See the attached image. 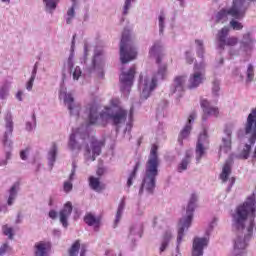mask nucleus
Returning <instances> with one entry per match:
<instances>
[{
  "mask_svg": "<svg viewBox=\"0 0 256 256\" xmlns=\"http://www.w3.org/2000/svg\"><path fill=\"white\" fill-rule=\"evenodd\" d=\"M255 212V196H251L237 207L236 214L233 215L234 226L237 230L236 239L234 240L235 256H243L247 241L253 237V229H256Z\"/></svg>",
  "mask_w": 256,
  "mask_h": 256,
  "instance_id": "f257e3e1",
  "label": "nucleus"
},
{
  "mask_svg": "<svg viewBox=\"0 0 256 256\" xmlns=\"http://www.w3.org/2000/svg\"><path fill=\"white\" fill-rule=\"evenodd\" d=\"M157 151H159V147L153 144L146 162L145 176L140 188V194L143 193V191H147V193H153V191H155V182L157 175H159L160 164Z\"/></svg>",
  "mask_w": 256,
  "mask_h": 256,
  "instance_id": "f03ea898",
  "label": "nucleus"
},
{
  "mask_svg": "<svg viewBox=\"0 0 256 256\" xmlns=\"http://www.w3.org/2000/svg\"><path fill=\"white\" fill-rule=\"evenodd\" d=\"M248 7L249 3H247V0H233L231 8L228 10L222 9L216 14V23H227V21H229V15L233 17V19L241 20L245 17Z\"/></svg>",
  "mask_w": 256,
  "mask_h": 256,
  "instance_id": "7ed1b4c3",
  "label": "nucleus"
},
{
  "mask_svg": "<svg viewBox=\"0 0 256 256\" xmlns=\"http://www.w3.org/2000/svg\"><path fill=\"white\" fill-rule=\"evenodd\" d=\"M133 59H137V50L133 46L129 31H124L120 42V61L125 65L129 61H133Z\"/></svg>",
  "mask_w": 256,
  "mask_h": 256,
  "instance_id": "20e7f679",
  "label": "nucleus"
},
{
  "mask_svg": "<svg viewBox=\"0 0 256 256\" xmlns=\"http://www.w3.org/2000/svg\"><path fill=\"white\" fill-rule=\"evenodd\" d=\"M195 207H197V195L192 194L186 208V217L181 218L179 222L181 227L178 230V237H177L178 243H181V241L183 240V235L185 233V230L191 227V223L193 221V213L195 212Z\"/></svg>",
  "mask_w": 256,
  "mask_h": 256,
  "instance_id": "39448f33",
  "label": "nucleus"
},
{
  "mask_svg": "<svg viewBox=\"0 0 256 256\" xmlns=\"http://www.w3.org/2000/svg\"><path fill=\"white\" fill-rule=\"evenodd\" d=\"M205 79V62L195 63L194 72L188 80V89H197L199 85L204 83Z\"/></svg>",
  "mask_w": 256,
  "mask_h": 256,
  "instance_id": "423d86ee",
  "label": "nucleus"
},
{
  "mask_svg": "<svg viewBox=\"0 0 256 256\" xmlns=\"http://www.w3.org/2000/svg\"><path fill=\"white\" fill-rule=\"evenodd\" d=\"M229 31V27L225 26L218 32L217 41L219 49L224 50L225 47H235V45L239 43V39L237 37H228Z\"/></svg>",
  "mask_w": 256,
  "mask_h": 256,
  "instance_id": "0eeeda50",
  "label": "nucleus"
},
{
  "mask_svg": "<svg viewBox=\"0 0 256 256\" xmlns=\"http://www.w3.org/2000/svg\"><path fill=\"white\" fill-rule=\"evenodd\" d=\"M91 147L92 149L87 145L84 149V157L86 161H95V159L101 155V148L105 147V141L92 139Z\"/></svg>",
  "mask_w": 256,
  "mask_h": 256,
  "instance_id": "6e6552de",
  "label": "nucleus"
},
{
  "mask_svg": "<svg viewBox=\"0 0 256 256\" xmlns=\"http://www.w3.org/2000/svg\"><path fill=\"white\" fill-rule=\"evenodd\" d=\"M244 131L246 135H251L249 138L250 145H255L256 143V108L251 110V113L247 117L246 124L244 126Z\"/></svg>",
  "mask_w": 256,
  "mask_h": 256,
  "instance_id": "1a4fd4ad",
  "label": "nucleus"
},
{
  "mask_svg": "<svg viewBox=\"0 0 256 256\" xmlns=\"http://www.w3.org/2000/svg\"><path fill=\"white\" fill-rule=\"evenodd\" d=\"M135 79V66L131 67L128 72H122L120 75V83L122 85L121 91L129 93L133 87V80Z\"/></svg>",
  "mask_w": 256,
  "mask_h": 256,
  "instance_id": "9d476101",
  "label": "nucleus"
},
{
  "mask_svg": "<svg viewBox=\"0 0 256 256\" xmlns=\"http://www.w3.org/2000/svg\"><path fill=\"white\" fill-rule=\"evenodd\" d=\"M232 167H233V159L226 160V162L222 167V172L219 175V179L222 181V183H227V181H229L230 183L229 189H231V187L235 185V181H236L235 177L229 178V175H231Z\"/></svg>",
  "mask_w": 256,
  "mask_h": 256,
  "instance_id": "9b49d317",
  "label": "nucleus"
},
{
  "mask_svg": "<svg viewBox=\"0 0 256 256\" xmlns=\"http://www.w3.org/2000/svg\"><path fill=\"white\" fill-rule=\"evenodd\" d=\"M207 145H209V136H207V130H204L203 134H200L196 144V159L198 163L201 161V157L205 155Z\"/></svg>",
  "mask_w": 256,
  "mask_h": 256,
  "instance_id": "f8f14e48",
  "label": "nucleus"
},
{
  "mask_svg": "<svg viewBox=\"0 0 256 256\" xmlns=\"http://www.w3.org/2000/svg\"><path fill=\"white\" fill-rule=\"evenodd\" d=\"M76 137H80V139L85 140L87 137H89V134L87 132H82L81 128L73 130L68 142V147L71 149V151H75V149L81 151V145L77 143Z\"/></svg>",
  "mask_w": 256,
  "mask_h": 256,
  "instance_id": "ddd939ff",
  "label": "nucleus"
},
{
  "mask_svg": "<svg viewBox=\"0 0 256 256\" xmlns=\"http://www.w3.org/2000/svg\"><path fill=\"white\" fill-rule=\"evenodd\" d=\"M71 213H73V204L68 201L64 204L63 208L59 212L60 223L65 229L69 227L68 219L71 217Z\"/></svg>",
  "mask_w": 256,
  "mask_h": 256,
  "instance_id": "4468645a",
  "label": "nucleus"
},
{
  "mask_svg": "<svg viewBox=\"0 0 256 256\" xmlns=\"http://www.w3.org/2000/svg\"><path fill=\"white\" fill-rule=\"evenodd\" d=\"M200 105L204 113L202 117L203 121H207V117L209 116L219 117V108L211 106V103L207 99H202Z\"/></svg>",
  "mask_w": 256,
  "mask_h": 256,
  "instance_id": "2eb2a0df",
  "label": "nucleus"
},
{
  "mask_svg": "<svg viewBox=\"0 0 256 256\" xmlns=\"http://www.w3.org/2000/svg\"><path fill=\"white\" fill-rule=\"evenodd\" d=\"M209 241L206 238H194L192 246V256H203V249L207 247Z\"/></svg>",
  "mask_w": 256,
  "mask_h": 256,
  "instance_id": "dca6fc26",
  "label": "nucleus"
},
{
  "mask_svg": "<svg viewBox=\"0 0 256 256\" xmlns=\"http://www.w3.org/2000/svg\"><path fill=\"white\" fill-rule=\"evenodd\" d=\"M5 121H6V125H5L6 131L4 133L2 143L3 145L7 146V145H11V142H9V137L13 135V117L11 116V114L6 115Z\"/></svg>",
  "mask_w": 256,
  "mask_h": 256,
  "instance_id": "f3484780",
  "label": "nucleus"
},
{
  "mask_svg": "<svg viewBox=\"0 0 256 256\" xmlns=\"http://www.w3.org/2000/svg\"><path fill=\"white\" fill-rule=\"evenodd\" d=\"M79 249H80V256L87 255V246H85V244L81 245V241L76 240L68 249V256H79Z\"/></svg>",
  "mask_w": 256,
  "mask_h": 256,
  "instance_id": "a211bd4d",
  "label": "nucleus"
},
{
  "mask_svg": "<svg viewBox=\"0 0 256 256\" xmlns=\"http://www.w3.org/2000/svg\"><path fill=\"white\" fill-rule=\"evenodd\" d=\"M108 117L115 125H121L127 121V110L118 108L113 114L108 115Z\"/></svg>",
  "mask_w": 256,
  "mask_h": 256,
  "instance_id": "6ab92c4d",
  "label": "nucleus"
},
{
  "mask_svg": "<svg viewBox=\"0 0 256 256\" xmlns=\"http://www.w3.org/2000/svg\"><path fill=\"white\" fill-rule=\"evenodd\" d=\"M195 117H196L195 113H192L189 115L188 123L182 129V131L180 132L179 138H178L180 145H183V139H187V137H189V135L191 133V123H193V121H195Z\"/></svg>",
  "mask_w": 256,
  "mask_h": 256,
  "instance_id": "aec40b11",
  "label": "nucleus"
},
{
  "mask_svg": "<svg viewBox=\"0 0 256 256\" xmlns=\"http://www.w3.org/2000/svg\"><path fill=\"white\" fill-rule=\"evenodd\" d=\"M51 251V243L40 241L35 244V256H49Z\"/></svg>",
  "mask_w": 256,
  "mask_h": 256,
  "instance_id": "412c9836",
  "label": "nucleus"
},
{
  "mask_svg": "<svg viewBox=\"0 0 256 256\" xmlns=\"http://www.w3.org/2000/svg\"><path fill=\"white\" fill-rule=\"evenodd\" d=\"M84 222L89 227H94L95 231L101 227V218L100 216H95L93 213H87L84 216Z\"/></svg>",
  "mask_w": 256,
  "mask_h": 256,
  "instance_id": "4be33fe9",
  "label": "nucleus"
},
{
  "mask_svg": "<svg viewBox=\"0 0 256 256\" xmlns=\"http://www.w3.org/2000/svg\"><path fill=\"white\" fill-rule=\"evenodd\" d=\"M64 103L67 105L70 115H79V106L75 105V98L72 94H65Z\"/></svg>",
  "mask_w": 256,
  "mask_h": 256,
  "instance_id": "5701e85b",
  "label": "nucleus"
},
{
  "mask_svg": "<svg viewBox=\"0 0 256 256\" xmlns=\"http://www.w3.org/2000/svg\"><path fill=\"white\" fill-rule=\"evenodd\" d=\"M88 183H89V187L93 191H96L97 193H101V191H103V189H105V184H102L101 179H99L95 176H90L88 178Z\"/></svg>",
  "mask_w": 256,
  "mask_h": 256,
  "instance_id": "b1692460",
  "label": "nucleus"
},
{
  "mask_svg": "<svg viewBox=\"0 0 256 256\" xmlns=\"http://www.w3.org/2000/svg\"><path fill=\"white\" fill-rule=\"evenodd\" d=\"M99 119H105V113H101L100 115L97 113V107L95 105L90 107L89 110V124L97 125V121Z\"/></svg>",
  "mask_w": 256,
  "mask_h": 256,
  "instance_id": "393cba45",
  "label": "nucleus"
},
{
  "mask_svg": "<svg viewBox=\"0 0 256 256\" xmlns=\"http://www.w3.org/2000/svg\"><path fill=\"white\" fill-rule=\"evenodd\" d=\"M157 87V77H153L150 84L145 82L144 89L142 90V97L147 99L151 95V91H153Z\"/></svg>",
  "mask_w": 256,
  "mask_h": 256,
  "instance_id": "a878e982",
  "label": "nucleus"
},
{
  "mask_svg": "<svg viewBox=\"0 0 256 256\" xmlns=\"http://www.w3.org/2000/svg\"><path fill=\"white\" fill-rule=\"evenodd\" d=\"M68 67H70L71 69V73L74 81H78L79 77H81V74L83 73L81 71V68L79 66H76L73 69V60L71 58L68 59Z\"/></svg>",
  "mask_w": 256,
  "mask_h": 256,
  "instance_id": "bb28decb",
  "label": "nucleus"
},
{
  "mask_svg": "<svg viewBox=\"0 0 256 256\" xmlns=\"http://www.w3.org/2000/svg\"><path fill=\"white\" fill-rule=\"evenodd\" d=\"M183 85H185V77L178 76L174 80V89L172 90V93H177L183 91Z\"/></svg>",
  "mask_w": 256,
  "mask_h": 256,
  "instance_id": "cd10ccee",
  "label": "nucleus"
},
{
  "mask_svg": "<svg viewBox=\"0 0 256 256\" xmlns=\"http://www.w3.org/2000/svg\"><path fill=\"white\" fill-rule=\"evenodd\" d=\"M124 209H125V198H122L118 205V209L116 212V219L114 222V227H117V224L121 221V217L123 215Z\"/></svg>",
  "mask_w": 256,
  "mask_h": 256,
  "instance_id": "c85d7f7f",
  "label": "nucleus"
},
{
  "mask_svg": "<svg viewBox=\"0 0 256 256\" xmlns=\"http://www.w3.org/2000/svg\"><path fill=\"white\" fill-rule=\"evenodd\" d=\"M139 167H141V162H136L133 171L130 173L128 180H127V187H131L133 185V179L137 177V171H139Z\"/></svg>",
  "mask_w": 256,
  "mask_h": 256,
  "instance_id": "c756f323",
  "label": "nucleus"
},
{
  "mask_svg": "<svg viewBox=\"0 0 256 256\" xmlns=\"http://www.w3.org/2000/svg\"><path fill=\"white\" fill-rule=\"evenodd\" d=\"M231 151V138H222L220 153H229Z\"/></svg>",
  "mask_w": 256,
  "mask_h": 256,
  "instance_id": "7c9ffc66",
  "label": "nucleus"
},
{
  "mask_svg": "<svg viewBox=\"0 0 256 256\" xmlns=\"http://www.w3.org/2000/svg\"><path fill=\"white\" fill-rule=\"evenodd\" d=\"M163 51V47L161 46V43L156 42L154 45L151 47L149 51L150 57H155V55H159Z\"/></svg>",
  "mask_w": 256,
  "mask_h": 256,
  "instance_id": "2f4dec72",
  "label": "nucleus"
},
{
  "mask_svg": "<svg viewBox=\"0 0 256 256\" xmlns=\"http://www.w3.org/2000/svg\"><path fill=\"white\" fill-rule=\"evenodd\" d=\"M169 241H171V232H166L163 236L162 244L160 247V253H163L167 246L169 245Z\"/></svg>",
  "mask_w": 256,
  "mask_h": 256,
  "instance_id": "473e14b6",
  "label": "nucleus"
},
{
  "mask_svg": "<svg viewBox=\"0 0 256 256\" xmlns=\"http://www.w3.org/2000/svg\"><path fill=\"white\" fill-rule=\"evenodd\" d=\"M46 5V9L48 11H55L57 9V4L59 3V0H43Z\"/></svg>",
  "mask_w": 256,
  "mask_h": 256,
  "instance_id": "72a5a7b5",
  "label": "nucleus"
},
{
  "mask_svg": "<svg viewBox=\"0 0 256 256\" xmlns=\"http://www.w3.org/2000/svg\"><path fill=\"white\" fill-rule=\"evenodd\" d=\"M36 75H37V66L34 67V69L32 71V76H31V78L29 79V81L26 84V89L28 91H31V89H33V83L35 81Z\"/></svg>",
  "mask_w": 256,
  "mask_h": 256,
  "instance_id": "f704fd0d",
  "label": "nucleus"
},
{
  "mask_svg": "<svg viewBox=\"0 0 256 256\" xmlns=\"http://www.w3.org/2000/svg\"><path fill=\"white\" fill-rule=\"evenodd\" d=\"M15 197H17V186H12L10 189V195L7 201L8 205H13V201H15Z\"/></svg>",
  "mask_w": 256,
  "mask_h": 256,
  "instance_id": "c9c22d12",
  "label": "nucleus"
},
{
  "mask_svg": "<svg viewBox=\"0 0 256 256\" xmlns=\"http://www.w3.org/2000/svg\"><path fill=\"white\" fill-rule=\"evenodd\" d=\"M77 5L73 4L71 8L68 9L67 11V20H66V23L67 25H71V21H73V18L75 17V7Z\"/></svg>",
  "mask_w": 256,
  "mask_h": 256,
  "instance_id": "e433bc0d",
  "label": "nucleus"
},
{
  "mask_svg": "<svg viewBox=\"0 0 256 256\" xmlns=\"http://www.w3.org/2000/svg\"><path fill=\"white\" fill-rule=\"evenodd\" d=\"M230 27L234 30V31H241V29H243V24L235 19H232L230 21Z\"/></svg>",
  "mask_w": 256,
  "mask_h": 256,
  "instance_id": "4c0bfd02",
  "label": "nucleus"
},
{
  "mask_svg": "<svg viewBox=\"0 0 256 256\" xmlns=\"http://www.w3.org/2000/svg\"><path fill=\"white\" fill-rule=\"evenodd\" d=\"M49 157H50L51 163H55V161L57 159V144H53V146L49 152Z\"/></svg>",
  "mask_w": 256,
  "mask_h": 256,
  "instance_id": "58836bf2",
  "label": "nucleus"
},
{
  "mask_svg": "<svg viewBox=\"0 0 256 256\" xmlns=\"http://www.w3.org/2000/svg\"><path fill=\"white\" fill-rule=\"evenodd\" d=\"M219 91H221L220 82L219 80H214L212 82V93L216 97L219 96Z\"/></svg>",
  "mask_w": 256,
  "mask_h": 256,
  "instance_id": "ea45409f",
  "label": "nucleus"
},
{
  "mask_svg": "<svg viewBox=\"0 0 256 256\" xmlns=\"http://www.w3.org/2000/svg\"><path fill=\"white\" fill-rule=\"evenodd\" d=\"M133 113H135V110L133 107H131L129 111V122L126 125V131H131V129H133Z\"/></svg>",
  "mask_w": 256,
  "mask_h": 256,
  "instance_id": "a19ab883",
  "label": "nucleus"
},
{
  "mask_svg": "<svg viewBox=\"0 0 256 256\" xmlns=\"http://www.w3.org/2000/svg\"><path fill=\"white\" fill-rule=\"evenodd\" d=\"M3 234L8 237V239H13V229L8 225L2 227Z\"/></svg>",
  "mask_w": 256,
  "mask_h": 256,
  "instance_id": "79ce46f5",
  "label": "nucleus"
},
{
  "mask_svg": "<svg viewBox=\"0 0 256 256\" xmlns=\"http://www.w3.org/2000/svg\"><path fill=\"white\" fill-rule=\"evenodd\" d=\"M251 153V145L246 144L245 148L240 154L241 159H249V154Z\"/></svg>",
  "mask_w": 256,
  "mask_h": 256,
  "instance_id": "37998d69",
  "label": "nucleus"
},
{
  "mask_svg": "<svg viewBox=\"0 0 256 256\" xmlns=\"http://www.w3.org/2000/svg\"><path fill=\"white\" fill-rule=\"evenodd\" d=\"M254 77H255V70L253 68V65L249 64L247 69V81L249 82L253 81Z\"/></svg>",
  "mask_w": 256,
  "mask_h": 256,
  "instance_id": "c03bdc74",
  "label": "nucleus"
},
{
  "mask_svg": "<svg viewBox=\"0 0 256 256\" xmlns=\"http://www.w3.org/2000/svg\"><path fill=\"white\" fill-rule=\"evenodd\" d=\"M196 45H198L197 55L198 57H203V53H205V49L203 48L202 40H195Z\"/></svg>",
  "mask_w": 256,
  "mask_h": 256,
  "instance_id": "a18cd8bd",
  "label": "nucleus"
},
{
  "mask_svg": "<svg viewBox=\"0 0 256 256\" xmlns=\"http://www.w3.org/2000/svg\"><path fill=\"white\" fill-rule=\"evenodd\" d=\"M187 165H189V160L185 158L181 161V163L178 166L179 173H182V171H185L187 169Z\"/></svg>",
  "mask_w": 256,
  "mask_h": 256,
  "instance_id": "49530a36",
  "label": "nucleus"
},
{
  "mask_svg": "<svg viewBox=\"0 0 256 256\" xmlns=\"http://www.w3.org/2000/svg\"><path fill=\"white\" fill-rule=\"evenodd\" d=\"M135 0H125L124 6H123V15H127L129 13V9H131V3H133Z\"/></svg>",
  "mask_w": 256,
  "mask_h": 256,
  "instance_id": "de8ad7c7",
  "label": "nucleus"
},
{
  "mask_svg": "<svg viewBox=\"0 0 256 256\" xmlns=\"http://www.w3.org/2000/svg\"><path fill=\"white\" fill-rule=\"evenodd\" d=\"M242 43L243 45H251V43H253V39H251V33H246L243 35Z\"/></svg>",
  "mask_w": 256,
  "mask_h": 256,
  "instance_id": "09e8293b",
  "label": "nucleus"
},
{
  "mask_svg": "<svg viewBox=\"0 0 256 256\" xmlns=\"http://www.w3.org/2000/svg\"><path fill=\"white\" fill-rule=\"evenodd\" d=\"M7 95H9V88L7 86H2L0 88V99H7Z\"/></svg>",
  "mask_w": 256,
  "mask_h": 256,
  "instance_id": "8fccbe9b",
  "label": "nucleus"
},
{
  "mask_svg": "<svg viewBox=\"0 0 256 256\" xmlns=\"http://www.w3.org/2000/svg\"><path fill=\"white\" fill-rule=\"evenodd\" d=\"M8 251H11V247L9 246V244L4 243V244L0 247V256H1V255H5V253H8Z\"/></svg>",
  "mask_w": 256,
  "mask_h": 256,
  "instance_id": "3c124183",
  "label": "nucleus"
},
{
  "mask_svg": "<svg viewBox=\"0 0 256 256\" xmlns=\"http://www.w3.org/2000/svg\"><path fill=\"white\" fill-rule=\"evenodd\" d=\"M159 29L160 33H163V29H165V16L163 14L159 16Z\"/></svg>",
  "mask_w": 256,
  "mask_h": 256,
  "instance_id": "603ef678",
  "label": "nucleus"
},
{
  "mask_svg": "<svg viewBox=\"0 0 256 256\" xmlns=\"http://www.w3.org/2000/svg\"><path fill=\"white\" fill-rule=\"evenodd\" d=\"M165 73H167V66L166 65L160 67L159 70H158V75L161 76V79H165Z\"/></svg>",
  "mask_w": 256,
  "mask_h": 256,
  "instance_id": "864d4df0",
  "label": "nucleus"
},
{
  "mask_svg": "<svg viewBox=\"0 0 256 256\" xmlns=\"http://www.w3.org/2000/svg\"><path fill=\"white\" fill-rule=\"evenodd\" d=\"M193 61H195V58L191 56L190 52H186V63L188 65H193Z\"/></svg>",
  "mask_w": 256,
  "mask_h": 256,
  "instance_id": "5fc2aeb1",
  "label": "nucleus"
},
{
  "mask_svg": "<svg viewBox=\"0 0 256 256\" xmlns=\"http://www.w3.org/2000/svg\"><path fill=\"white\" fill-rule=\"evenodd\" d=\"M73 189V184L71 182H64V191L69 193Z\"/></svg>",
  "mask_w": 256,
  "mask_h": 256,
  "instance_id": "6e6d98bb",
  "label": "nucleus"
},
{
  "mask_svg": "<svg viewBox=\"0 0 256 256\" xmlns=\"http://www.w3.org/2000/svg\"><path fill=\"white\" fill-rule=\"evenodd\" d=\"M75 171H77V163H72V171L70 174V181H73V177H75Z\"/></svg>",
  "mask_w": 256,
  "mask_h": 256,
  "instance_id": "4d7b16f0",
  "label": "nucleus"
},
{
  "mask_svg": "<svg viewBox=\"0 0 256 256\" xmlns=\"http://www.w3.org/2000/svg\"><path fill=\"white\" fill-rule=\"evenodd\" d=\"M233 126H227L224 130V133L227 135L226 139H231V133H232Z\"/></svg>",
  "mask_w": 256,
  "mask_h": 256,
  "instance_id": "13d9d810",
  "label": "nucleus"
},
{
  "mask_svg": "<svg viewBox=\"0 0 256 256\" xmlns=\"http://www.w3.org/2000/svg\"><path fill=\"white\" fill-rule=\"evenodd\" d=\"M27 153H29V148H26L25 150H22L20 152V158L25 161L27 160Z\"/></svg>",
  "mask_w": 256,
  "mask_h": 256,
  "instance_id": "bf43d9fd",
  "label": "nucleus"
},
{
  "mask_svg": "<svg viewBox=\"0 0 256 256\" xmlns=\"http://www.w3.org/2000/svg\"><path fill=\"white\" fill-rule=\"evenodd\" d=\"M96 174L98 177H103V175H105V168L99 167L96 171Z\"/></svg>",
  "mask_w": 256,
  "mask_h": 256,
  "instance_id": "052dcab7",
  "label": "nucleus"
},
{
  "mask_svg": "<svg viewBox=\"0 0 256 256\" xmlns=\"http://www.w3.org/2000/svg\"><path fill=\"white\" fill-rule=\"evenodd\" d=\"M48 215L50 219H57V211L55 210H50Z\"/></svg>",
  "mask_w": 256,
  "mask_h": 256,
  "instance_id": "680f3d73",
  "label": "nucleus"
},
{
  "mask_svg": "<svg viewBox=\"0 0 256 256\" xmlns=\"http://www.w3.org/2000/svg\"><path fill=\"white\" fill-rule=\"evenodd\" d=\"M16 99H18V101H23V91L17 92Z\"/></svg>",
  "mask_w": 256,
  "mask_h": 256,
  "instance_id": "e2e57ef3",
  "label": "nucleus"
},
{
  "mask_svg": "<svg viewBox=\"0 0 256 256\" xmlns=\"http://www.w3.org/2000/svg\"><path fill=\"white\" fill-rule=\"evenodd\" d=\"M111 105L112 107H119V99H112Z\"/></svg>",
  "mask_w": 256,
  "mask_h": 256,
  "instance_id": "0e129e2a",
  "label": "nucleus"
},
{
  "mask_svg": "<svg viewBox=\"0 0 256 256\" xmlns=\"http://www.w3.org/2000/svg\"><path fill=\"white\" fill-rule=\"evenodd\" d=\"M26 129H27V131H31L33 129V126L31 125V122L26 123Z\"/></svg>",
  "mask_w": 256,
  "mask_h": 256,
  "instance_id": "69168bd1",
  "label": "nucleus"
},
{
  "mask_svg": "<svg viewBox=\"0 0 256 256\" xmlns=\"http://www.w3.org/2000/svg\"><path fill=\"white\" fill-rule=\"evenodd\" d=\"M77 37V34L73 35V39H72V49L73 47H75V38Z\"/></svg>",
  "mask_w": 256,
  "mask_h": 256,
  "instance_id": "338daca9",
  "label": "nucleus"
},
{
  "mask_svg": "<svg viewBox=\"0 0 256 256\" xmlns=\"http://www.w3.org/2000/svg\"><path fill=\"white\" fill-rule=\"evenodd\" d=\"M0 165H7V160H3L2 162H0Z\"/></svg>",
  "mask_w": 256,
  "mask_h": 256,
  "instance_id": "774afa93",
  "label": "nucleus"
}]
</instances>
